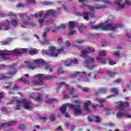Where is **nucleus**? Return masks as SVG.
I'll return each instance as SVG.
<instances>
[{"instance_id": "obj_1", "label": "nucleus", "mask_w": 131, "mask_h": 131, "mask_svg": "<svg viewBox=\"0 0 131 131\" xmlns=\"http://www.w3.org/2000/svg\"><path fill=\"white\" fill-rule=\"evenodd\" d=\"M25 64H27V68L31 69V70H34L37 66L42 64V65H45V69L47 71H49V73L53 72V68H52L51 65L50 64L46 63V61L41 58L32 60H26L25 61Z\"/></svg>"}, {"instance_id": "obj_2", "label": "nucleus", "mask_w": 131, "mask_h": 131, "mask_svg": "<svg viewBox=\"0 0 131 131\" xmlns=\"http://www.w3.org/2000/svg\"><path fill=\"white\" fill-rule=\"evenodd\" d=\"M120 27V25L111 23L106 25L103 24H99L98 25L91 26L90 27L91 28H92V29H100V28H102L103 30L114 31L116 29H117V28H119Z\"/></svg>"}, {"instance_id": "obj_3", "label": "nucleus", "mask_w": 131, "mask_h": 131, "mask_svg": "<svg viewBox=\"0 0 131 131\" xmlns=\"http://www.w3.org/2000/svg\"><path fill=\"white\" fill-rule=\"evenodd\" d=\"M63 51H64L63 48L57 49V51H56V47L54 46H50L48 48V50L45 51L44 53L46 56H48L49 57H58V55L61 54V52H63Z\"/></svg>"}, {"instance_id": "obj_4", "label": "nucleus", "mask_w": 131, "mask_h": 131, "mask_svg": "<svg viewBox=\"0 0 131 131\" xmlns=\"http://www.w3.org/2000/svg\"><path fill=\"white\" fill-rule=\"evenodd\" d=\"M13 54L16 55V56H18V55H21V49H15L11 51H0V56H1V57H2L3 59L4 60L7 59L6 57V56H10V55H13Z\"/></svg>"}, {"instance_id": "obj_5", "label": "nucleus", "mask_w": 131, "mask_h": 131, "mask_svg": "<svg viewBox=\"0 0 131 131\" xmlns=\"http://www.w3.org/2000/svg\"><path fill=\"white\" fill-rule=\"evenodd\" d=\"M83 48V46L78 47V49H79V50H81L80 52L81 53V57H82V58H86V57H88V54H89V52H91V53H94L95 52V48L93 47H88V50L85 49H82Z\"/></svg>"}, {"instance_id": "obj_6", "label": "nucleus", "mask_w": 131, "mask_h": 131, "mask_svg": "<svg viewBox=\"0 0 131 131\" xmlns=\"http://www.w3.org/2000/svg\"><path fill=\"white\" fill-rule=\"evenodd\" d=\"M129 106V103H128L127 102L119 101L116 102V108L119 109V110H125V109Z\"/></svg>"}, {"instance_id": "obj_7", "label": "nucleus", "mask_w": 131, "mask_h": 131, "mask_svg": "<svg viewBox=\"0 0 131 131\" xmlns=\"http://www.w3.org/2000/svg\"><path fill=\"white\" fill-rule=\"evenodd\" d=\"M94 62H95L94 58H89L88 59L85 60L83 63L84 64H86V67H87L89 70H92L93 68H95Z\"/></svg>"}, {"instance_id": "obj_8", "label": "nucleus", "mask_w": 131, "mask_h": 131, "mask_svg": "<svg viewBox=\"0 0 131 131\" xmlns=\"http://www.w3.org/2000/svg\"><path fill=\"white\" fill-rule=\"evenodd\" d=\"M69 107L70 109L74 110L75 114H81V110L79 109L80 108V105H74L73 104H69Z\"/></svg>"}, {"instance_id": "obj_9", "label": "nucleus", "mask_w": 131, "mask_h": 131, "mask_svg": "<svg viewBox=\"0 0 131 131\" xmlns=\"http://www.w3.org/2000/svg\"><path fill=\"white\" fill-rule=\"evenodd\" d=\"M59 14V13L55 12L54 10L50 9L47 10V12L43 16V18H48L49 16H52V17H57V16H58Z\"/></svg>"}, {"instance_id": "obj_10", "label": "nucleus", "mask_w": 131, "mask_h": 131, "mask_svg": "<svg viewBox=\"0 0 131 131\" xmlns=\"http://www.w3.org/2000/svg\"><path fill=\"white\" fill-rule=\"evenodd\" d=\"M21 102L25 109H26L27 110H29L30 111H31V110H32L31 102L28 101L27 99H23V101Z\"/></svg>"}, {"instance_id": "obj_11", "label": "nucleus", "mask_w": 131, "mask_h": 131, "mask_svg": "<svg viewBox=\"0 0 131 131\" xmlns=\"http://www.w3.org/2000/svg\"><path fill=\"white\" fill-rule=\"evenodd\" d=\"M16 72L14 73H8V74H3L0 77V80H2L3 79H10L13 77V75H15L16 74Z\"/></svg>"}, {"instance_id": "obj_12", "label": "nucleus", "mask_w": 131, "mask_h": 131, "mask_svg": "<svg viewBox=\"0 0 131 131\" xmlns=\"http://www.w3.org/2000/svg\"><path fill=\"white\" fill-rule=\"evenodd\" d=\"M93 14V15H94V14H95V13H91L89 11H84L83 12V13H82V17H83V19L84 20H86V21H89V15H90L91 17L92 18H93V17H95V16L92 15Z\"/></svg>"}, {"instance_id": "obj_13", "label": "nucleus", "mask_w": 131, "mask_h": 131, "mask_svg": "<svg viewBox=\"0 0 131 131\" xmlns=\"http://www.w3.org/2000/svg\"><path fill=\"white\" fill-rule=\"evenodd\" d=\"M38 81H33L32 83H33L34 85H36V84H40L41 83H43L42 81V78L43 79V74H38Z\"/></svg>"}, {"instance_id": "obj_14", "label": "nucleus", "mask_w": 131, "mask_h": 131, "mask_svg": "<svg viewBox=\"0 0 131 131\" xmlns=\"http://www.w3.org/2000/svg\"><path fill=\"white\" fill-rule=\"evenodd\" d=\"M86 75V73L84 72H76L75 74L70 75V77H82V76Z\"/></svg>"}, {"instance_id": "obj_15", "label": "nucleus", "mask_w": 131, "mask_h": 131, "mask_svg": "<svg viewBox=\"0 0 131 131\" xmlns=\"http://www.w3.org/2000/svg\"><path fill=\"white\" fill-rule=\"evenodd\" d=\"M111 92L114 94L112 95H109L108 96H106L107 99H110V98H112V97H115L117 95H118V93H119V90H118V89L116 88H114L111 89Z\"/></svg>"}, {"instance_id": "obj_16", "label": "nucleus", "mask_w": 131, "mask_h": 131, "mask_svg": "<svg viewBox=\"0 0 131 131\" xmlns=\"http://www.w3.org/2000/svg\"><path fill=\"white\" fill-rule=\"evenodd\" d=\"M107 55V53L105 50H102L101 51L98 52V57H96L97 60H102V56L103 57H106V55Z\"/></svg>"}, {"instance_id": "obj_17", "label": "nucleus", "mask_w": 131, "mask_h": 131, "mask_svg": "<svg viewBox=\"0 0 131 131\" xmlns=\"http://www.w3.org/2000/svg\"><path fill=\"white\" fill-rule=\"evenodd\" d=\"M108 90L106 88H100L98 89V92H96L95 95H99V94H106Z\"/></svg>"}, {"instance_id": "obj_18", "label": "nucleus", "mask_w": 131, "mask_h": 131, "mask_svg": "<svg viewBox=\"0 0 131 131\" xmlns=\"http://www.w3.org/2000/svg\"><path fill=\"white\" fill-rule=\"evenodd\" d=\"M69 104L70 103H69L68 104H62V107L60 108V111L61 113L64 114V113H66V111H67V106H69Z\"/></svg>"}, {"instance_id": "obj_19", "label": "nucleus", "mask_w": 131, "mask_h": 131, "mask_svg": "<svg viewBox=\"0 0 131 131\" xmlns=\"http://www.w3.org/2000/svg\"><path fill=\"white\" fill-rule=\"evenodd\" d=\"M91 103H92V101H91V100H88L86 101V102L84 104V109L86 112H90V110L88 106H89V105H91Z\"/></svg>"}, {"instance_id": "obj_20", "label": "nucleus", "mask_w": 131, "mask_h": 131, "mask_svg": "<svg viewBox=\"0 0 131 131\" xmlns=\"http://www.w3.org/2000/svg\"><path fill=\"white\" fill-rule=\"evenodd\" d=\"M22 101H23V99L16 101V107L15 108V110H20L21 109L20 107H21V104H23Z\"/></svg>"}, {"instance_id": "obj_21", "label": "nucleus", "mask_w": 131, "mask_h": 131, "mask_svg": "<svg viewBox=\"0 0 131 131\" xmlns=\"http://www.w3.org/2000/svg\"><path fill=\"white\" fill-rule=\"evenodd\" d=\"M107 74L110 77L114 78V77L115 76V75H116V74H117V73H116L115 72H113L112 71H108Z\"/></svg>"}, {"instance_id": "obj_22", "label": "nucleus", "mask_w": 131, "mask_h": 131, "mask_svg": "<svg viewBox=\"0 0 131 131\" xmlns=\"http://www.w3.org/2000/svg\"><path fill=\"white\" fill-rule=\"evenodd\" d=\"M122 116H125V113L118 112L116 114V117H117V118H121Z\"/></svg>"}, {"instance_id": "obj_23", "label": "nucleus", "mask_w": 131, "mask_h": 131, "mask_svg": "<svg viewBox=\"0 0 131 131\" xmlns=\"http://www.w3.org/2000/svg\"><path fill=\"white\" fill-rule=\"evenodd\" d=\"M64 85L65 88H69V84H66L64 82H61L60 83H58L57 84V85L58 86V88H59V89H60V88H61V86H62V85Z\"/></svg>"}, {"instance_id": "obj_24", "label": "nucleus", "mask_w": 131, "mask_h": 131, "mask_svg": "<svg viewBox=\"0 0 131 131\" xmlns=\"http://www.w3.org/2000/svg\"><path fill=\"white\" fill-rule=\"evenodd\" d=\"M96 101L97 102H98V103H99V105H98V106H99V107H100L101 108H104V105H103V103H104L105 102V100H103V99H100V100H98L96 99Z\"/></svg>"}, {"instance_id": "obj_25", "label": "nucleus", "mask_w": 131, "mask_h": 131, "mask_svg": "<svg viewBox=\"0 0 131 131\" xmlns=\"http://www.w3.org/2000/svg\"><path fill=\"white\" fill-rule=\"evenodd\" d=\"M18 81H21V82H23L25 84H29V80L24 79L23 77L18 79Z\"/></svg>"}, {"instance_id": "obj_26", "label": "nucleus", "mask_w": 131, "mask_h": 131, "mask_svg": "<svg viewBox=\"0 0 131 131\" xmlns=\"http://www.w3.org/2000/svg\"><path fill=\"white\" fill-rule=\"evenodd\" d=\"M95 7L96 10H99L100 9H105V8H106V6L100 5V4H96V5H95Z\"/></svg>"}, {"instance_id": "obj_27", "label": "nucleus", "mask_w": 131, "mask_h": 131, "mask_svg": "<svg viewBox=\"0 0 131 131\" xmlns=\"http://www.w3.org/2000/svg\"><path fill=\"white\" fill-rule=\"evenodd\" d=\"M6 84H7V86H5L4 89H6V90H9L11 89V86H12V84H13V82H6Z\"/></svg>"}, {"instance_id": "obj_28", "label": "nucleus", "mask_w": 131, "mask_h": 131, "mask_svg": "<svg viewBox=\"0 0 131 131\" xmlns=\"http://www.w3.org/2000/svg\"><path fill=\"white\" fill-rule=\"evenodd\" d=\"M58 27L59 29V31H62V30H64V29L66 28V24H61Z\"/></svg>"}, {"instance_id": "obj_29", "label": "nucleus", "mask_w": 131, "mask_h": 131, "mask_svg": "<svg viewBox=\"0 0 131 131\" xmlns=\"http://www.w3.org/2000/svg\"><path fill=\"white\" fill-rule=\"evenodd\" d=\"M15 124H17V122H16V121H11L7 122L8 127H10V126H13V125H15Z\"/></svg>"}, {"instance_id": "obj_30", "label": "nucleus", "mask_w": 131, "mask_h": 131, "mask_svg": "<svg viewBox=\"0 0 131 131\" xmlns=\"http://www.w3.org/2000/svg\"><path fill=\"white\" fill-rule=\"evenodd\" d=\"M75 33H76V30H72V29H70V30L69 31L68 35L69 36H70V35H74V34H75Z\"/></svg>"}, {"instance_id": "obj_31", "label": "nucleus", "mask_w": 131, "mask_h": 131, "mask_svg": "<svg viewBox=\"0 0 131 131\" xmlns=\"http://www.w3.org/2000/svg\"><path fill=\"white\" fill-rule=\"evenodd\" d=\"M75 26V23L74 21H69V29H73V27Z\"/></svg>"}, {"instance_id": "obj_32", "label": "nucleus", "mask_w": 131, "mask_h": 131, "mask_svg": "<svg viewBox=\"0 0 131 131\" xmlns=\"http://www.w3.org/2000/svg\"><path fill=\"white\" fill-rule=\"evenodd\" d=\"M56 99L55 98H53L52 99H48L46 101L47 104H52V103H54V102H56Z\"/></svg>"}, {"instance_id": "obj_33", "label": "nucleus", "mask_w": 131, "mask_h": 131, "mask_svg": "<svg viewBox=\"0 0 131 131\" xmlns=\"http://www.w3.org/2000/svg\"><path fill=\"white\" fill-rule=\"evenodd\" d=\"M18 128L21 130H25V129H26V125L25 124H21L18 126Z\"/></svg>"}, {"instance_id": "obj_34", "label": "nucleus", "mask_w": 131, "mask_h": 131, "mask_svg": "<svg viewBox=\"0 0 131 131\" xmlns=\"http://www.w3.org/2000/svg\"><path fill=\"white\" fill-rule=\"evenodd\" d=\"M42 100V96L41 95H38L35 99V101L36 102H40Z\"/></svg>"}, {"instance_id": "obj_35", "label": "nucleus", "mask_w": 131, "mask_h": 131, "mask_svg": "<svg viewBox=\"0 0 131 131\" xmlns=\"http://www.w3.org/2000/svg\"><path fill=\"white\" fill-rule=\"evenodd\" d=\"M12 26L16 27L18 25V21L16 19H12L11 21Z\"/></svg>"}, {"instance_id": "obj_36", "label": "nucleus", "mask_w": 131, "mask_h": 131, "mask_svg": "<svg viewBox=\"0 0 131 131\" xmlns=\"http://www.w3.org/2000/svg\"><path fill=\"white\" fill-rule=\"evenodd\" d=\"M43 79L49 80L50 79H55V77L54 76H47L43 77Z\"/></svg>"}, {"instance_id": "obj_37", "label": "nucleus", "mask_w": 131, "mask_h": 131, "mask_svg": "<svg viewBox=\"0 0 131 131\" xmlns=\"http://www.w3.org/2000/svg\"><path fill=\"white\" fill-rule=\"evenodd\" d=\"M36 53V50L32 48H31L30 51L29 52V54L31 55H35Z\"/></svg>"}, {"instance_id": "obj_38", "label": "nucleus", "mask_w": 131, "mask_h": 131, "mask_svg": "<svg viewBox=\"0 0 131 131\" xmlns=\"http://www.w3.org/2000/svg\"><path fill=\"white\" fill-rule=\"evenodd\" d=\"M28 52V49L26 48H22L20 49V53H21V55L23 54H26Z\"/></svg>"}, {"instance_id": "obj_39", "label": "nucleus", "mask_w": 131, "mask_h": 131, "mask_svg": "<svg viewBox=\"0 0 131 131\" xmlns=\"http://www.w3.org/2000/svg\"><path fill=\"white\" fill-rule=\"evenodd\" d=\"M64 65H65V66H71V62L67 59L64 62Z\"/></svg>"}, {"instance_id": "obj_40", "label": "nucleus", "mask_w": 131, "mask_h": 131, "mask_svg": "<svg viewBox=\"0 0 131 131\" xmlns=\"http://www.w3.org/2000/svg\"><path fill=\"white\" fill-rule=\"evenodd\" d=\"M79 2L82 4V5L80 6V8H82L83 7L86 6V3H84V2H85V0H79Z\"/></svg>"}, {"instance_id": "obj_41", "label": "nucleus", "mask_w": 131, "mask_h": 131, "mask_svg": "<svg viewBox=\"0 0 131 131\" xmlns=\"http://www.w3.org/2000/svg\"><path fill=\"white\" fill-rule=\"evenodd\" d=\"M3 127H8V123H4L0 124V128H3Z\"/></svg>"}, {"instance_id": "obj_42", "label": "nucleus", "mask_w": 131, "mask_h": 131, "mask_svg": "<svg viewBox=\"0 0 131 131\" xmlns=\"http://www.w3.org/2000/svg\"><path fill=\"white\" fill-rule=\"evenodd\" d=\"M113 55L114 56H115V57H117V58H118L120 56V53H119V51H116L113 53Z\"/></svg>"}, {"instance_id": "obj_43", "label": "nucleus", "mask_w": 131, "mask_h": 131, "mask_svg": "<svg viewBox=\"0 0 131 131\" xmlns=\"http://www.w3.org/2000/svg\"><path fill=\"white\" fill-rule=\"evenodd\" d=\"M59 31H60V29L58 27H57L55 29L52 30L53 33H57V32H59Z\"/></svg>"}, {"instance_id": "obj_44", "label": "nucleus", "mask_w": 131, "mask_h": 131, "mask_svg": "<svg viewBox=\"0 0 131 131\" xmlns=\"http://www.w3.org/2000/svg\"><path fill=\"white\" fill-rule=\"evenodd\" d=\"M42 45H50V40L48 39H44V40L41 42Z\"/></svg>"}, {"instance_id": "obj_45", "label": "nucleus", "mask_w": 131, "mask_h": 131, "mask_svg": "<svg viewBox=\"0 0 131 131\" xmlns=\"http://www.w3.org/2000/svg\"><path fill=\"white\" fill-rule=\"evenodd\" d=\"M57 73L58 75L63 74L64 73V71L62 69V68H59L58 69Z\"/></svg>"}, {"instance_id": "obj_46", "label": "nucleus", "mask_w": 131, "mask_h": 131, "mask_svg": "<svg viewBox=\"0 0 131 131\" xmlns=\"http://www.w3.org/2000/svg\"><path fill=\"white\" fill-rule=\"evenodd\" d=\"M39 118L40 120H43V122H46V121H47V117H41V116L39 115Z\"/></svg>"}, {"instance_id": "obj_47", "label": "nucleus", "mask_w": 131, "mask_h": 131, "mask_svg": "<svg viewBox=\"0 0 131 131\" xmlns=\"http://www.w3.org/2000/svg\"><path fill=\"white\" fill-rule=\"evenodd\" d=\"M45 22V19L43 18L39 19V23L40 24V27H42V25H43V23Z\"/></svg>"}, {"instance_id": "obj_48", "label": "nucleus", "mask_w": 131, "mask_h": 131, "mask_svg": "<svg viewBox=\"0 0 131 131\" xmlns=\"http://www.w3.org/2000/svg\"><path fill=\"white\" fill-rule=\"evenodd\" d=\"M8 16H10V17H17V15L15 13H14V12H10L8 14H7Z\"/></svg>"}, {"instance_id": "obj_49", "label": "nucleus", "mask_w": 131, "mask_h": 131, "mask_svg": "<svg viewBox=\"0 0 131 131\" xmlns=\"http://www.w3.org/2000/svg\"><path fill=\"white\" fill-rule=\"evenodd\" d=\"M77 63H78V61L76 59L71 61V65H72V64H77Z\"/></svg>"}, {"instance_id": "obj_50", "label": "nucleus", "mask_w": 131, "mask_h": 131, "mask_svg": "<svg viewBox=\"0 0 131 131\" xmlns=\"http://www.w3.org/2000/svg\"><path fill=\"white\" fill-rule=\"evenodd\" d=\"M74 92H75V89H74V88L72 87L69 92V95H73V94H74Z\"/></svg>"}, {"instance_id": "obj_51", "label": "nucleus", "mask_w": 131, "mask_h": 131, "mask_svg": "<svg viewBox=\"0 0 131 131\" xmlns=\"http://www.w3.org/2000/svg\"><path fill=\"white\" fill-rule=\"evenodd\" d=\"M5 94V92L1 91L0 92V101L2 102V99L3 98H4V95Z\"/></svg>"}, {"instance_id": "obj_52", "label": "nucleus", "mask_w": 131, "mask_h": 131, "mask_svg": "<svg viewBox=\"0 0 131 131\" xmlns=\"http://www.w3.org/2000/svg\"><path fill=\"white\" fill-rule=\"evenodd\" d=\"M17 8H24L25 5L23 4L22 3H19L16 5Z\"/></svg>"}, {"instance_id": "obj_53", "label": "nucleus", "mask_w": 131, "mask_h": 131, "mask_svg": "<svg viewBox=\"0 0 131 131\" xmlns=\"http://www.w3.org/2000/svg\"><path fill=\"white\" fill-rule=\"evenodd\" d=\"M88 121L90 122H93L94 120L93 119V117L92 116H89L88 117Z\"/></svg>"}, {"instance_id": "obj_54", "label": "nucleus", "mask_w": 131, "mask_h": 131, "mask_svg": "<svg viewBox=\"0 0 131 131\" xmlns=\"http://www.w3.org/2000/svg\"><path fill=\"white\" fill-rule=\"evenodd\" d=\"M104 110L106 111L107 114H110V113H111L112 110L111 108H104Z\"/></svg>"}, {"instance_id": "obj_55", "label": "nucleus", "mask_w": 131, "mask_h": 131, "mask_svg": "<svg viewBox=\"0 0 131 131\" xmlns=\"http://www.w3.org/2000/svg\"><path fill=\"white\" fill-rule=\"evenodd\" d=\"M50 120L51 121H55L56 120V118L55 117V116L54 115H52L50 117Z\"/></svg>"}, {"instance_id": "obj_56", "label": "nucleus", "mask_w": 131, "mask_h": 131, "mask_svg": "<svg viewBox=\"0 0 131 131\" xmlns=\"http://www.w3.org/2000/svg\"><path fill=\"white\" fill-rule=\"evenodd\" d=\"M82 91L85 93H89L90 92V89L89 88H83Z\"/></svg>"}, {"instance_id": "obj_57", "label": "nucleus", "mask_w": 131, "mask_h": 131, "mask_svg": "<svg viewBox=\"0 0 131 131\" xmlns=\"http://www.w3.org/2000/svg\"><path fill=\"white\" fill-rule=\"evenodd\" d=\"M95 118H96L95 122H97V123H99V122H101V119H100V117H99L98 116H96Z\"/></svg>"}, {"instance_id": "obj_58", "label": "nucleus", "mask_w": 131, "mask_h": 131, "mask_svg": "<svg viewBox=\"0 0 131 131\" xmlns=\"http://www.w3.org/2000/svg\"><path fill=\"white\" fill-rule=\"evenodd\" d=\"M88 7L90 11H94L96 9L95 6H88Z\"/></svg>"}, {"instance_id": "obj_59", "label": "nucleus", "mask_w": 131, "mask_h": 131, "mask_svg": "<svg viewBox=\"0 0 131 131\" xmlns=\"http://www.w3.org/2000/svg\"><path fill=\"white\" fill-rule=\"evenodd\" d=\"M4 27H5V29H4V30H9L10 28V24H8L7 25H4Z\"/></svg>"}, {"instance_id": "obj_60", "label": "nucleus", "mask_w": 131, "mask_h": 131, "mask_svg": "<svg viewBox=\"0 0 131 131\" xmlns=\"http://www.w3.org/2000/svg\"><path fill=\"white\" fill-rule=\"evenodd\" d=\"M125 1V4H126V5H127V6H130L131 5V2L128 1V0H124Z\"/></svg>"}, {"instance_id": "obj_61", "label": "nucleus", "mask_w": 131, "mask_h": 131, "mask_svg": "<svg viewBox=\"0 0 131 131\" xmlns=\"http://www.w3.org/2000/svg\"><path fill=\"white\" fill-rule=\"evenodd\" d=\"M124 8H125V5H124V4H120V5H119V8L120 9H124Z\"/></svg>"}, {"instance_id": "obj_62", "label": "nucleus", "mask_w": 131, "mask_h": 131, "mask_svg": "<svg viewBox=\"0 0 131 131\" xmlns=\"http://www.w3.org/2000/svg\"><path fill=\"white\" fill-rule=\"evenodd\" d=\"M1 111H2L3 112H7V108L5 107H1Z\"/></svg>"}, {"instance_id": "obj_63", "label": "nucleus", "mask_w": 131, "mask_h": 131, "mask_svg": "<svg viewBox=\"0 0 131 131\" xmlns=\"http://www.w3.org/2000/svg\"><path fill=\"white\" fill-rule=\"evenodd\" d=\"M106 62L107 61L105 59H102L101 61H100V63H101V64H106Z\"/></svg>"}, {"instance_id": "obj_64", "label": "nucleus", "mask_w": 131, "mask_h": 131, "mask_svg": "<svg viewBox=\"0 0 131 131\" xmlns=\"http://www.w3.org/2000/svg\"><path fill=\"white\" fill-rule=\"evenodd\" d=\"M50 29H52V27L45 28V30L46 32H49V31H50Z\"/></svg>"}]
</instances>
